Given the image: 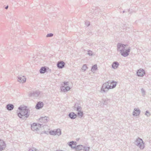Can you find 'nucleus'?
<instances>
[{
  "mask_svg": "<svg viewBox=\"0 0 151 151\" xmlns=\"http://www.w3.org/2000/svg\"><path fill=\"white\" fill-rule=\"evenodd\" d=\"M18 109L20 110V111L18 114V116L20 118H22L23 116H25V117L27 118L29 116V110L26 107H19Z\"/></svg>",
  "mask_w": 151,
  "mask_h": 151,
  "instance_id": "f257e3e1",
  "label": "nucleus"
},
{
  "mask_svg": "<svg viewBox=\"0 0 151 151\" xmlns=\"http://www.w3.org/2000/svg\"><path fill=\"white\" fill-rule=\"evenodd\" d=\"M135 145L138 147L141 150H143L145 147V143L142 140L138 137L134 142Z\"/></svg>",
  "mask_w": 151,
  "mask_h": 151,
  "instance_id": "f03ea898",
  "label": "nucleus"
},
{
  "mask_svg": "<svg viewBox=\"0 0 151 151\" xmlns=\"http://www.w3.org/2000/svg\"><path fill=\"white\" fill-rule=\"evenodd\" d=\"M109 81H108L103 84L101 89V93H105L107 92L109 89H111V87L109 85Z\"/></svg>",
  "mask_w": 151,
  "mask_h": 151,
  "instance_id": "7ed1b4c3",
  "label": "nucleus"
},
{
  "mask_svg": "<svg viewBox=\"0 0 151 151\" xmlns=\"http://www.w3.org/2000/svg\"><path fill=\"white\" fill-rule=\"evenodd\" d=\"M127 45H124L120 43H118L117 45V50L118 51H120V53L126 49Z\"/></svg>",
  "mask_w": 151,
  "mask_h": 151,
  "instance_id": "20e7f679",
  "label": "nucleus"
},
{
  "mask_svg": "<svg viewBox=\"0 0 151 151\" xmlns=\"http://www.w3.org/2000/svg\"><path fill=\"white\" fill-rule=\"evenodd\" d=\"M63 83V85L64 86H63L61 87L60 89L61 91L63 92H66L69 90L70 88L69 86H67V85H68V82H64Z\"/></svg>",
  "mask_w": 151,
  "mask_h": 151,
  "instance_id": "39448f33",
  "label": "nucleus"
},
{
  "mask_svg": "<svg viewBox=\"0 0 151 151\" xmlns=\"http://www.w3.org/2000/svg\"><path fill=\"white\" fill-rule=\"evenodd\" d=\"M40 93V92L39 91H31L29 93L28 96L29 97H37L39 96Z\"/></svg>",
  "mask_w": 151,
  "mask_h": 151,
  "instance_id": "423d86ee",
  "label": "nucleus"
},
{
  "mask_svg": "<svg viewBox=\"0 0 151 151\" xmlns=\"http://www.w3.org/2000/svg\"><path fill=\"white\" fill-rule=\"evenodd\" d=\"M130 49V47L127 48L122 52L121 53V55L124 57H126L129 55Z\"/></svg>",
  "mask_w": 151,
  "mask_h": 151,
  "instance_id": "0eeeda50",
  "label": "nucleus"
},
{
  "mask_svg": "<svg viewBox=\"0 0 151 151\" xmlns=\"http://www.w3.org/2000/svg\"><path fill=\"white\" fill-rule=\"evenodd\" d=\"M73 109L74 111H81L82 108L81 107L80 104L78 103H76L75 104L73 107Z\"/></svg>",
  "mask_w": 151,
  "mask_h": 151,
  "instance_id": "6e6552de",
  "label": "nucleus"
},
{
  "mask_svg": "<svg viewBox=\"0 0 151 151\" xmlns=\"http://www.w3.org/2000/svg\"><path fill=\"white\" fill-rule=\"evenodd\" d=\"M41 124H37L35 123H33L31 125V129L33 131H37V130H38V126L41 125Z\"/></svg>",
  "mask_w": 151,
  "mask_h": 151,
  "instance_id": "1a4fd4ad",
  "label": "nucleus"
},
{
  "mask_svg": "<svg viewBox=\"0 0 151 151\" xmlns=\"http://www.w3.org/2000/svg\"><path fill=\"white\" fill-rule=\"evenodd\" d=\"M137 74L138 76H143L145 74V71L142 69H140L137 70Z\"/></svg>",
  "mask_w": 151,
  "mask_h": 151,
  "instance_id": "9d476101",
  "label": "nucleus"
},
{
  "mask_svg": "<svg viewBox=\"0 0 151 151\" xmlns=\"http://www.w3.org/2000/svg\"><path fill=\"white\" fill-rule=\"evenodd\" d=\"M26 79L24 76L20 75L18 76L17 80L19 82L24 83L25 82Z\"/></svg>",
  "mask_w": 151,
  "mask_h": 151,
  "instance_id": "9b49d317",
  "label": "nucleus"
},
{
  "mask_svg": "<svg viewBox=\"0 0 151 151\" xmlns=\"http://www.w3.org/2000/svg\"><path fill=\"white\" fill-rule=\"evenodd\" d=\"M141 111L139 108H135L134 109V111L133 112V115L134 116H137L139 115Z\"/></svg>",
  "mask_w": 151,
  "mask_h": 151,
  "instance_id": "f8f14e48",
  "label": "nucleus"
},
{
  "mask_svg": "<svg viewBox=\"0 0 151 151\" xmlns=\"http://www.w3.org/2000/svg\"><path fill=\"white\" fill-rule=\"evenodd\" d=\"M49 118L46 116L41 117L39 119V121L42 123L46 124L47 123Z\"/></svg>",
  "mask_w": 151,
  "mask_h": 151,
  "instance_id": "ddd939ff",
  "label": "nucleus"
},
{
  "mask_svg": "<svg viewBox=\"0 0 151 151\" xmlns=\"http://www.w3.org/2000/svg\"><path fill=\"white\" fill-rule=\"evenodd\" d=\"M65 63L63 61H60L57 63V66L59 68H62L64 67Z\"/></svg>",
  "mask_w": 151,
  "mask_h": 151,
  "instance_id": "4468645a",
  "label": "nucleus"
},
{
  "mask_svg": "<svg viewBox=\"0 0 151 151\" xmlns=\"http://www.w3.org/2000/svg\"><path fill=\"white\" fill-rule=\"evenodd\" d=\"M6 147V145L4 141L0 139V151H2Z\"/></svg>",
  "mask_w": 151,
  "mask_h": 151,
  "instance_id": "2eb2a0df",
  "label": "nucleus"
},
{
  "mask_svg": "<svg viewBox=\"0 0 151 151\" xmlns=\"http://www.w3.org/2000/svg\"><path fill=\"white\" fill-rule=\"evenodd\" d=\"M110 83H109V84H110V87H111V89H112L114 88L116 86L117 82L114 81H109Z\"/></svg>",
  "mask_w": 151,
  "mask_h": 151,
  "instance_id": "dca6fc26",
  "label": "nucleus"
},
{
  "mask_svg": "<svg viewBox=\"0 0 151 151\" xmlns=\"http://www.w3.org/2000/svg\"><path fill=\"white\" fill-rule=\"evenodd\" d=\"M43 103L42 102H38L35 106L36 108L37 109H39L42 108L43 106Z\"/></svg>",
  "mask_w": 151,
  "mask_h": 151,
  "instance_id": "f3484780",
  "label": "nucleus"
},
{
  "mask_svg": "<svg viewBox=\"0 0 151 151\" xmlns=\"http://www.w3.org/2000/svg\"><path fill=\"white\" fill-rule=\"evenodd\" d=\"M100 12V9L99 8H96L94 10L93 14L94 15L97 16L99 15Z\"/></svg>",
  "mask_w": 151,
  "mask_h": 151,
  "instance_id": "a211bd4d",
  "label": "nucleus"
},
{
  "mask_svg": "<svg viewBox=\"0 0 151 151\" xmlns=\"http://www.w3.org/2000/svg\"><path fill=\"white\" fill-rule=\"evenodd\" d=\"M6 109L9 111H11L14 108V106L12 104H9L6 106Z\"/></svg>",
  "mask_w": 151,
  "mask_h": 151,
  "instance_id": "6ab92c4d",
  "label": "nucleus"
},
{
  "mask_svg": "<svg viewBox=\"0 0 151 151\" xmlns=\"http://www.w3.org/2000/svg\"><path fill=\"white\" fill-rule=\"evenodd\" d=\"M69 116L71 119H74L76 118L77 115L74 112H71L69 114Z\"/></svg>",
  "mask_w": 151,
  "mask_h": 151,
  "instance_id": "aec40b11",
  "label": "nucleus"
},
{
  "mask_svg": "<svg viewBox=\"0 0 151 151\" xmlns=\"http://www.w3.org/2000/svg\"><path fill=\"white\" fill-rule=\"evenodd\" d=\"M76 142L73 141L70 142H69V145L73 149L76 148Z\"/></svg>",
  "mask_w": 151,
  "mask_h": 151,
  "instance_id": "412c9836",
  "label": "nucleus"
},
{
  "mask_svg": "<svg viewBox=\"0 0 151 151\" xmlns=\"http://www.w3.org/2000/svg\"><path fill=\"white\" fill-rule=\"evenodd\" d=\"M119 65V63L116 62H114L112 64V68L114 69H116L118 67Z\"/></svg>",
  "mask_w": 151,
  "mask_h": 151,
  "instance_id": "4be33fe9",
  "label": "nucleus"
},
{
  "mask_svg": "<svg viewBox=\"0 0 151 151\" xmlns=\"http://www.w3.org/2000/svg\"><path fill=\"white\" fill-rule=\"evenodd\" d=\"M47 70V69L45 67H42L40 70V72L41 73H45Z\"/></svg>",
  "mask_w": 151,
  "mask_h": 151,
  "instance_id": "5701e85b",
  "label": "nucleus"
},
{
  "mask_svg": "<svg viewBox=\"0 0 151 151\" xmlns=\"http://www.w3.org/2000/svg\"><path fill=\"white\" fill-rule=\"evenodd\" d=\"M97 69V65H95L93 66L91 68V70L92 72L95 71Z\"/></svg>",
  "mask_w": 151,
  "mask_h": 151,
  "instance_id": "b1692460",
  "label": "nucleus"
},
{
  "mask_svg": "<svg viewBox=\"0 0 151 151\" xmlns=\"http://www.w3.org/2000/svg\"><path fill=\"white\" fill-rule=\"evenodd\" d=\"M78 115L80 118H81L83 115V112L81 111H78Z\"/></svg>",
  "mask_w": 151,
  "mask_h": 151,
  "instance_id": "393cba45",
  "label": "nucleus"
},
{
  "mask_svg": "<svg viewBox=\"0 0 151 151\" xmlns=\"http://www.w3.org/2000/svg\"><path fill=\"white\" fill-rule=\"evenodd\" d=\"M56 133L58 136H59L61 134V131L60 129H58L56 131Z\"/></svg>",
  "mask_w": 151,
  "mask_h": 151,
  "instance_id": "a878e982",
  "label": "nucleus"
},
{
  "mask_svg": "<svg viewBox=\"0 0 151 151\" xmlns=\"http://www.w3.org/2000/svg\"><path fill=\"white\" fill-rule=\"evenodd\" d=\"M87 68V65L86 64L84 65L82 68V70L84 71H85L86 70Z\"/></svg>",
  "mask_w": 151,
  "mask_h": 151,
  "instance_id": "bb28decb",
  "label": "nucleus"
},
{
  "mask_svg": "<svg viewBox=\"0 0 151 151\" xmlns=\"http://www.w3.org/2000/svg\"><path fill=\"white\" fill-rule=\"evenodd\" d=\"M141 91L142 93V96H145V94H145V93H146L145 91V90L143 88H142L141 89Z\"/></svg>",
  "mask_w": 151,
  "mask_h": 151,
  "instance_id": "cd10ccee",
  "label": "nucleus"
},
{
  "mask_svg": "<svg viewBox=\"0 0 151 151\" xmlns=\"http://www.w3.org/2000/svg\"><path fill=\"white\" fill-rule=\"evenodd\" d=\"M50 134L51 135H55L57 134L56 131L54 130H52L50 132Z\"/></svg>",
  "mask_w": 151,
  "mask_h": 151,
  "instance_id": "c85d7f7f",
  "label": "nucleus"
},
{
  "mask_svg": "<svg viewBox=\"0 0 151 151\" xmlns=\"http://www.w3.org/2000/svg\"><path fill=\"white\" fill-rule=\"evenodd\" d=\"M82 145H79L77 146L76 147V150H82Z\"/></svg>",
  "mask_w": 151,
  "mask_h": 151,
  "instance_id": "c756f323",
  "label": "nucleus"
},
{
  "mask_svg": "<svg viewBox=\"0 0 151 151\" xmlns=\"http://www.w3.org/2000/svg\"><path fill=\"white\" fill-rule=\"evenodd\" d=\"M110 99H106L103 100L104 101V104L106 105L108 103V101H109Z\"/></svg>",
  "mask_w": 151,
  "mask_h": 151,
  "instance_id": "7c9ffc66",
  "label": "nucleus"
},
{
  "mask_svg": "<svg viewBox=\"0 0 151 151\" xmlns=\"http://www.w3.org/2000/svg\"><path fill=\"white\" fill-rule=\"evenodd\" d=\"M88 54L89 56H92L93 55V52L92 51L89 50L88 51Z\"/></svg>",
  "mask_w": 151,
  "mask_h": 151,
  "instance_id": "2f4dec72",
  "label": "nucleus"
},
{
  "mask_svg": "<svg viewBox=\"0 0 151 151\" xmlns=\"http://www.w3.org/2000/svg\"><path fill=\"white\" fill-rule=\"evenodd\" d=\"M29 151H38V150L34 147H32L29 149Z\"/></svg>",
  "mask_w": 151,
  "mask_h": 151,
  "instance_id": "473e14b6",
  "label": "nucleus"
},
{
  "mask_svg": "<svg viewBox=\"0 0 151 151\" xmlns=\"http://www.w3.org/2000/svg\"><path fill=\"white\" fill-rule=\"evenodd\" d=\"M145 114L147 116H149L150 115V114L149 111H146V113Z\"/></svg>",
  "mask_w": 151,
  "mask_h": 151,
  "instance_id": "72a5a7b5",
  "label": "nucleus"
},
{
  "mask_svg": "<svg viewBox=\"0 0 151 151\" xmlns=\"http://www.w3.org/2000/svg\"><path fill=\"white\" fill-rule=\"evenodd\" d=\"M90 147H84V151H89Z\"/></svg>",
  "mask_w": 151,
  "mask_h": 151,
  "instance_id": "f704fd0d",
  "label": "nucleus"
},
{
  "mask_svg": "<svg viewBox=\"0 0 151 151\" xmlns=\"http://www.w3.org/2000/svg\"><path fill=\"white\" fill-rule=\"evenodd\" d=\"M53 35L52 33H49L47 34V35H46L47 37H52Z\"/></svg>",
  "mask_w": 151,
  "mask_h": 151,
  "instance_id": "c9c22d12",
  "label": "nucleus"
},
{
  "mask_svg": "<svg viewBox=\"0 0 151 151\" xmlns=\"http://www.w3.org/2000/svg\"><path fill=\"white\" fill-rule=\"evenodd\" d=\"M87 26V27L88 26L90 25V22L88 21L86 22H85Z\"/></svg>",
  "mask_w": 151,
  "mask_h": 151,
  "instance_id": "e433bc0d",
  "label": "nucleus"
},
{
  "mask_svg": "<svg viewBox=\"0 0 151 151\" xmlns=\"http://www.w3.org/2000/svg\"><path fill=\"white\" fill-rule=\"evenodd\" d=\"M127 11L128 12H129V13H130V14H131V13H132V11H130V9H128L127 10Z\"/></svg>",
  "mask_w": 151,
  "mask_h": 151,
  "instance_id": "4c0bfd02",
  "label": "nucleus"
},
{
  "mask_svg": "<svg viewBox=\"0 0 151 151\" xmlns=\"http://www.w3.org/2000/svg\"><path fill=\"white\" fill-rule=\"evenodd\" d=\"M8 8V6H7L5 7V9H7Z\"/></svg>",
  "mask_w": 151,
  "mask_h": 151,
  "instance_id": "58836bf2",
  "label": "nucleus"
},
{
  "mask_svg": "<svg viewBox=\"0 0 151 151\" xmlns=\"http://www.w3.org/2000/svg\"><path fill=\"white\" fill-rule=\"evenodd\" d=\"M125 11H124L123 12V13H125Z\"/></svg>",
  "mask_w": 151,
  "mask_h": 151,
  "instance_id": "ea45409f",
  "label": "nucleus"
},
{
  "mask_svg": "<svg viewBox=\"0 0 151 151\" xmlns=\"http://www.w3.org/2000/svg\"><path fill=\"white\" fill-rule=\"evenodd\" d=\"M58 151V150H57V151Z\"/></svg>",
  "mask_w": 151,
  "mask_h": 151,
  "instance_id": "a19ab883",
  "label": "nucleus"
}]
</instances>
